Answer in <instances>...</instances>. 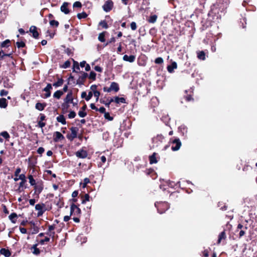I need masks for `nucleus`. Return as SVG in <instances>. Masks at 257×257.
Returning a JSON list of instances; mask_svg holds the SVG:
<instances>
[{
  "mask_svg": "<svg viewBox=\"0 0 257 257\" xmlns=\"http://www.w3.org/2000/svg\"><path fill=\"white\" fill-rule=\"evenodd\" d=\"M97 86L95 84H93L90 86V89L91 90L93 93H94V91H98L97 90Z\"/></svg>",
  "mask_w": 257,
  "mask_h": 257,
  "instance_id": "774afa93",
  "label": "nucleus"
},
{
  "mask_svg": "<svg viewBox=\"0 0 257 257\" xmlns=\"http://www.w3.org/2000/svg\"><path fill=\"white\" fill-rule=\"evenodd\" d=\"M56 77L57 79V81L54 83L53 84V86H55V87L62 86L64 83V80L62 78H59L58 75H56Z\"/></svg>",
  "mask_w": 257,
  "mask_h": 257,
  "instance_id": "bb28decb",
  "label": "nucleus"
},
{
  "mask_svg": "<svg viewBox=\"0 0 257 257\" xmlns=\"http://www.w3.org/2000/svg\"><path fill=\"white\" fill-rule=\"evenodd\" d=\"M197 58L202 60H204L205 59V54L204 51H198L197 53Z\"/></svg>",
  "mask_w": 257,
  "mask_h": 257,
  "instance_id": "e433bc0d",
  "label": "nucleus"
},
{
  "mask_svg": "<svg viewBox=\"0 0 257 257\" xmlns=\"http://www.w3.org/2000/svg\"><path fill=\"white\" fill-rule=\"evenodd\" d=\"M226 238V235L225 233V230H224L221 233H219L218 235V240L217 243L218 244H220L222 240H225Z\"/></svg>",
  "mask_w": 257,
  "mask_h": 257,
  "instance_id": "5701e85b",
  "label": "nucleus"
},
{
  "mask_svg": "<svg viewBox=\"0 0 257 257\" xmlns=\"http://www.w3.org/2000/svg\"><path fill=\"white\" fill-rule=\"evenodd\" d=\"M104 117L106 119L109 121H112L113 119V117L111 116L109 112H106L104 114Z\"/></svg>",
  "mask_w": 257,
  "mask_h": 257,
  "instance_id": "de8ad7c7",
  "label": "nucleus"
},
{
  "mask_svg": "<svg viewBox=\"0 0 257 257\" xmlns=\"http://www.w3.org/2000/svg\"><path fill=\"white\" fill-rule=\"evenodd\" d=\"M177 68V64L176 62H172L171 65H169L167 66V70L169 73H173L174 72V69H176Z\"/></svg>",
  "mask_w": 257,
  "mask_h": 257,
  "instance_id": "4be33fe9",
  "label": "nucleus"
},
{
  "mask_svg": "<svg viewBox=\"0 0 257 257\" xmlns=\"http://www.w3.org/2000/svg\"><path fill=\"white\" fill-rule=\"evenodd\" d=\"M76 156L80 159H85L88 156V152L86 151L81 149L75 153Z\"/></svg>",
  "mask_w": 257,
  "mask_h": 257,
  "instance_id": "9b49d317",
  "label": "nucleus"
},
{
  "mask_svg": "<svg viewBox=\"0 0 257 257\" xmlns=\"http://www.w3.org/2000/svg\"><path fill=\"white\" fill-rule=\"evenodd\" d=\"M145 173L147 175L150 176L153 179H155L157 178V173L152 168L146 170Z\"/></svg>",
  "mask_w": 257,
  "mask_h": 257,
  "instance_id": "4468645a",
  "label": "nucleus"
},
{
  "mask_svg": "<svg viewBox=\"0 0 257 257\" xmlns=\"http://www.w3.org/2000/svg\"><path fill=\"white\" fill-rule=\"evenodd\" d=\"M87 14L83 12L82 13H78L77 15V17L78 18V19H85L87 17Z\"/></svg>",
  "mask_w": 257,
  "mask_h": 257,
  "instance_id": "37998d69",
  "label": "nucleus"
},
{
  "mask_svg": "<svg viewBox=\"0 0 257 257\" xmlns=\"http://www.w3.org/2000/svg\"><path fill=\"white\" fill-rule=\"evenodd\" d=\"M73 100V93L72 90L69 91L67 94L65 98L64 99L65 102L72 103Z\"/></svg>",
  "mask_w": 257,
  "mask_h": 257,
  "instance_id": "aec40b11",
  "label": "nucleus"
},
{
  "mask_svg": "<svg viewBox=\"0 0 257 257\" xmlns=\"http://www.w3.org/2000/svg\"><path fill=\"white\" fill-rule=\"evenodd\" d=\"M37 28L35 26H32L30 28L29 31L31 33H32V36L35 39H38L39 33L38 32Z\"/></svg>",
  "mask_w": 257,
  "mask_h": 257,
  "instance_id": "ddd939ff",
  "label": "nucleus"
},
{
  "mask_svg": "<svg viewBox=\"0 0 257 257\" xmlns=\"http://www.w3.org/2000/svg\"><path fill=\"white\" fill-rule=\"evenodd\" d=\"M157 154L156 153H153V154L149 156V161L150 164H156L158 162L156 156Z\"/></svg>",
  "mask_w": 257,
  "mask_h": 257,
  "instance_id": "cd10ccee",
  "label": "nucleus"
},
{
  "mask_svg": "<svg viewBox=\"0 0 257 257\" xmlns=\"http://www.w3.org/2000/svg\"><path fill=\"white\" fill-rule=\"evenodd\" d=\"M89 195L88 194H85L84 196V198L82 200V203L84 204L86 201H89Z\"/></svg>",
  "mask_w": 257,
  "mask_h": 257,
  "instance_id": "3c124183",
  "label": "nucleus"
},
{
  "mask_svg": "<svg viewBox=\"0 0 257 257\" xmlns=\"http://www.w3.org/2000/svg\"><path fill=\"white\" fill-rule=\"evenodd\" d=\"M0 253L4 255L6 257H10L11 255V251L6 248H2L0 249Z\"/></svg>",
  "mask_w": 257,
  "mask_h": 257,
  "instance_id": "393cba45",
  "label": "nucleus"
},
{
  "mask_svg": "<svg viewBox=\"0 0 257 257\" xmlns=\"http://www.w3.org/2000/svg\"><path fill=\"white\" fill-rule=\"evenodd\" d=\"M33 196L37 199L39 198V195L44 189V182L42 180L38 181L36 185L33 186Z\"/></svg>",
  "mask_w": 257,
  "mask_h": 257,
  "instance_id": "f03ea898",
  "label": "nucleus"
},
{
  "mask_svg": "<svg viewBox=\"0 0 257 257\" xmlns=\"http://www.w3.org/2000/svg\"><path fill=\"white\" fill-rule=\"evenodd\" d=\"M9 218L13 223H16L18 218V215L16 213L13 212L9 215Z\"/></svg>",
  "mask_w": 257,
  "mask_h": 257,
  "instance_id": "7c9ffc66",
  "label": "nucleus"
},
{
  "mask_svg": "<svg viewBox=\"0 0 257 257\" xmlns=\"http://www.w3.org/2000/svg\"><path fill=\"white\" fill-rule=\"evenodd\" d=\"M64 139V137L59 132H56L54 133V138L53 140L55 142H57L60 140H63Z\"/></svg>",
  "mask_w": 257,
  "mask_h": 257,
  "instance_id": "f3484780",
  "label": "nucleus"
},
{
  "mask_svg": "<svg viewBox=\"0 0 257 257\" xmlns=\"http://www.w3.org/2000/svg\"><path fill=\"white\" fill-rule=\"evenodd\" d=\"M73 8H80L82 7V4L80 2H75L73 5Z\"/></svg>",
  "mask_w": 257,
  "mask_h": 257,
  "instance_id": "052dcab7",
  "label": "nucleus"
},
{
  "mask_svg": "<svg viewBox=\"0 0 257 257\" xmlns=\"http://www.w3.org/2000/svg\"><path fill=\"white\" fill-rule=\"evenodd\" d=\"M9 51V49H8L7 52L4 50H2V52H3V55L2 58H4L5 57L8 56L9 57H10L11 58H13V54L14 53V51L12 50L10 52V53H7Z\"/></svg>",
  "mask_w": 257,
  "mask_h": 257,
  "instance_id": "c756f323",
  "label": "nucleus"
},
{
  "mask_svg": "<svg viewBox=\"0 0 257 257\" xmlns=\"http://www.w3.org/2000/svg\"><path fill=\"white\" fill-rule=\"evenodd\" d=\"M114 102L117 104L119 103H126L125 99L124 97H119L118 96L114 97Z\"/></svg>",
  "mask_w": 257,
  "mask_h": 257,
  "instance_id": "f704fd0d",
  "label": "nucleus"
},
{
  "mask_svg": "<svg viewBox=\"0 0 257 257\" xmlns=\"http://www.w3.org/2000/svg\"><path fill=\"white\" fill-rule=\"evenodd\" d=\"M16 44L18 48H24L26 47V44L23 41L17 42Z\"/></svg>",
  "mask_w": 257,
  "mask_h": 257,
  "instance_id": "49530a36",
  "label": "nucleus"
},
{
  "mask_svg": "<svg viewBox=\"0 0 257 257\" xmlns=\"http://www.w3.org/2000/svg\"><path fill=\"white\" fill-rule=\"evenodd\" d=\"M35 209L38 211L37 216L40 217L43 215L44 212L47 210L45 204L43 203H39L35 205Z\"/></svg>",
  "mask_w": 257,
  "mask_h": 257,
  "instance_id": "20e7f679",
  "label": "nucleus"
},
{
  "mask_svg": "<svg viewBox=\"0 0 257 257\" xmlns=\"http://www.w3.org/2000/svg\"><path fill=\"white\" fill-rule=\"evenodd\" d=\"M78 115L80 117H84L87 115L86 111L80 110L78 112Z\"/></svg>",
  "mask_w": 257,
  "mask_h": 257,
  "instance_id": "5fc2aeb1",
  "label": "nucleus"
},
{
  "mask_svg": "<svg viewBox=\"0 0 257 257\" xmlns=\"http://www.w3.org/2000/svg\"><path fill=\"white\" fill-rule=\"evenodd\" d=\"M38 245V244L36 243L34 245H33L31 248H30L32 252L36 255H38L40 254L41 251L39 248H37V246Z\"/></svg>",
  "mask_w": 257,
  "mask_h": 257,
  "instance_id": "2eb2a0df",
  "label": "nucleus"
},
{
  "mask_svg": "<svg viewBox=\"0 0 257 257\" xmlns=\"http://www.w3.org/2000/svg\"><path fill=\"white\" fill-rule=\"evenodd\" d=\"M157 18L158 17L156 15L151 16L148 20V22L150 23H155L157 21Z\"/></svg>",
  "mask_w": 257,
  "mask_h": 257,
  "instance_id": "ea45409f",
  "label": "nucleus"
},
{
  "mask_svg": "<svg viewBox=\"0 0 257 257\" xmlns=\"http://www.w3.org/2000/svg\"><path fill=\"white\" fill-rule=\"evenodd\" d=\"M99 101L101 103L104 104L106 107H109L110 104L109 103L107 99L106 101H105L103 99L101 98L100 99Z\"/></svg>",
  "mask_w": 257,
  "mask_h": 257,
  "instance_id": "603ef678",
  "label": "nucleus"
},
{
  "mask_svg": "<svg viewBox=\"0 0 257 257\" xmlns=\"http://www.w3.org/2000/svg\"><path fill=\"white\" fill-rule=\"evenodd\" d=\"M109 87H110L111 91H114L115 92H117L119 90V85L117 83H116L115 82H111Z\"/></svg>",
  "mask_w": 257,
  "mask_h": 257,
  "instance_id": "6ab92c4d",
  "label": "nucleus"
},
{
  "mask_svg": "<svg viewBox=\"0 0 257 257\" xmlns=\"http://www.w3.org/2000/svg\"><path fill=\"white\" fill-rule=\"evenodd\" d=\"M115 42V38L114 37H111L110 39H109L106 43L104 45L105 46H106L108 44L112 43H114Z\"/></svg>",
  "mask_w": 257,
  "mask_h": 257,
  "instance_id": "13d9d810",
  "label": "nucleus"
},
{
  "mask_svg": "<svg viewBox=\"0 0 257 257\" xmlns=\"http://www.w3.org/2000/svg\"><path fill=\"white\" fill-rule=\"evenodd\" d=\"M0 136H2L3 137H4L6 140H8L10 137L9 133L6 131L2 132L0 134Z\"/></svg>",
  "mask_w": 257,
  "mask_h": 257,
  "instance_id": "a18cd8bd",
  "label": "nucleus"
},
{
  "mask_svg": "<svg viewBox=\"0 0 257 257\" xmlns=\"http://www.w3.org/2000/svg\"><path fill=\"white\" fill-rule=\"evenodd\" d=\"M93 95V93L91 91H89L88 92V95H87V97L86 98V101L89 100L92 98Z\"/></svg>",
  "mask_w": 257,
  "mask_h": 257,
  "instance_id": "338daca9",
  "label": "nucleus"
},
{
  "mask_svg": "<svg viewBox=\"0 0 257 257\" xmlns=\"http://www.w3.org/2000/svg\"><path fill=\"white\" fill-rule=\"evenodd\" d=\"M131 29L133 31H135L137 29V24L136 22H132L131 23Z\"/></svg>",
  "mask_w": 257,
  "mask_h": 257,
  "instance_id": "680f3d73",
  "label": "nucleus"
},
{
  "mask_svg": "<svg viewBox=\"0 0 257 257\" xmlns=\"http://www.w3.org/2000/svg\"><path fill=\"white\" fill-rule=\"evenodd\" d=\"M79 205H76L72 203L70 205V215H73V220L75 222L79 223L80 222V217L81 214V210L79 208Z\"/></svg>",
  "mask_w": 257,
  "mask_h": 257,
  "instance_id": "f257e3e1",
  "label": "nucleus"
},
{
  "mask_svg": "<svg viewBox=\"0 0 257 257\" xmlns=\"http://www.w3.org/2000/svg\"><path fill=\"white\" fill-rule=\"evenodd\" d=\"M122 59L123 61L133 63L136 60V56L133 55L130 56H128L127 55H124L122 57Z\"/></svg>",
  "mask_w": 257,
  "mask_h": 257,
  "instance_id": "dca6fc26",
  "label": "nucleus"
},
{
  "mask_svg": "<svg viewBox=\"0 0 257 257\" xmlns=\"http://www.w3.org/2000/svg\"><path fill=\"white\" fill-rule=\"evenodd\" d=\"M80 73L81 75L79 76L78 79L76 80V84L81 86L82 85H84L85 81L86 78L88 77V75L87 73L83 71L80 72Z\"/></svg>",
  "mask_w": 257,
  "mask_h": 257,
  "instance_id": "39448f33",
  "label": "nucleus"
},
{
  "mask_svg": "<svg viewBox=\"0 0 257 257\" xmlns=\"http://www.w3.org/2000/svg\"><path fill=\"white\" fill-rule=\"evenodd\" d=\"M50 238L48 237H45L44 239H41L39 241L40 244L43 245L45 242H48L50 241Z\"/></svg>",
  "mask_w": 257,
  "mask_h": 257,
  "instance_id": "6e6d98bb",
  "label": "nucleus"
},
{
  "mask_svg": "<svg viewBox=\"0 0 257 257\" xmlns=\"http://www.w3.org/2000/svg\"><path fill=\"white\" fill-rule=\"evenodd\" d=\"M68 3L67 2H64L60 8L61 11L65 14H68L70 12L68 8Z\"/></svg>",
  "mask_w": 257,
  "mask_h": 257,
  "instance_id": "b1692460",
  "label": "nucleus"
},
{
  "mask_svg": "<svg viewBox=\"0 0 257 257\" xmlns=\"http://www.w3.org/2000/svg\"><path fill=\"white\" fill-rule=\"evenodd\" d=\"M155 206L160 214L165 212L170 207L169 203L166 201L157 202L155 203Z\"/></svg>",
  "mask_w": 257,
  "mask_h": 257,
  "instance_id": "7ed1b4c3",
  "label": "nucleus"
},
{
  "mask_svg": "<svg viewBox=\"0 0 257 257\" xmlns=\"http://www.w3.org/2000/svg\"><path fill=\"white\" fill-rule=\"evenodd\" d=\"M58 122L61 123L62 124H66V121L65 116L63 114H60L56 117Z\"/></svg>",
  "mask_w": 257,
  "mask_h": 257,
  "instance_id": "473e14b6",
  "label": "nucleus"
},
{
  "mask_svg": "<svg viewBox=\"0 0 257 257\" xmlns=\"http://www.w3.org/2000/svg\"><path fill=\"white\" fill-rule=\"evenodd\" d=\"M27 182L26 180L22 179L21 180V182L19 183V186L20 187H24L25 189L27 188V186L25 185V184Z\"/></svg>",
  "mask_w": 257,
  "mask_h": 257,
  "instance_id": "4d7b16f0",
  "label": "nucleus"
},
{
  "mask_svg": "<svg viewBox=\"0 0 257 257\" xmlns=\"http://www.w3.org/2000/svg\"><path fill=\"white\" fill-rule=\"evenodd\" d=\"M76 113L74 111H70V113L68 115V117L69 118H73L76 116Z\"/></svg>",
  "mask_w": 257,
  "mask_h": 257,
  "instance_id": "bf43d9fd",
  "label": "nucleus"
},
{
  "mask_svg": "<svg viewBox=\"0 0 257 257\" xmlns=\"http://www.w3.org/2000/svg\"><path fill=\"white\" fill-rule=\"evenodd\" d=\"M218 10L217 9V8H212L210 12L209 13V15H211L213 14H215L216 13H218Z\"/></svg>",
  "mask_w": 257,
  "mask_h": 257,
  "instance_id": "0e129e2a",
  "label": "nucleus"
},
{
  "mask_svg": "<svg viewBox=\"0 0 257 257\" xmlns=\"http://www.w3.org/2000/svg\"><path fill=\"white\" fill-rule=\"evenodd\" d=\"M72 60L73 61V72L80 73V66L79 63L73 59H72Z\"/></svg>",
  "mask_w": 257,
  "mask_h": 257,
  "instance_id": "a211bd4d",
  "label": "nucleus"
},
{
  "mask_svg": "<svg viewBox=\"0 0 257 257\" xmlns=\"http://www.w3.org/2000/svg\"><path fill=\"white\" fill-rule=\"evenodd\" d=\"M164 62V60L162 57H158L155 60V63L157 64H162Z\"/></svg>",
  "mask_w": 257,
  "mask_h": 257,
  "instance_id": "09e8293b",
  "label": "nucleus"
},
{
  "mask_svg": "<svg viewBox=\"0 0 257 257\" xmlns=\"http://www.w3.org/2000/svg\"><path fill=\"white\" fill-rule=\"evenodd\" d=\"M47 174L50 175L52 176V177L55 178H56V175L54 173H53L52 171L51 170H47L45 171Z\"/></svg>",
  "mask_w": 257,
  "mask_h": 257,
  "instance_id": "e2e57ef3",
  "label": "nucleus"
},
{
  "mask_svg": "<svg viewBox=\"0 0 257 257\" xmlns=\"http://www.w3.org/2000/svg\"><path fill=\"white\" fill-rule=\"evenodd\" d=\"M52 89V85L50 83L47 84L46 87H45L43 91L46 92V93L44 94L43 97L44 98H47L51 96V90Z\"/></svg>",
  "mask_w": 257,
  "mask_h": 257,
  "instance_id": "1a4fd4ad",
  "label": "nucleus"
},
{
  "mask_svg": "<svg viewBox=\"0 0 257 257\" xmlns=\"http://www.w3.org/2000/svg\"><path fill=\"white\" fill-rule=\"evenodd\" d=\"M29 167L31 169L35 168L36 164H37V159H36L35 161L33 162L31 161V158H29Z\"/></svg>",
  "mask_w": 257,
  "mask_h": 257,
  "instance_id": "a19ab883",
  "label": "nucleus"
},
{
  "mask_svg": "<svg viewBox=\"0 0 257 257\" xmlns=\"http://www.w3.org/2000/svg\"><path fill=\"white\" fill-rule=\"evenodd\" d=\"M8 101L5 98H0V107L2 108H6L8 106Z\"/></svg>",
  "mask_w": 257,
  "mask_h": 257,
  "instance_id": "2f4dec72",
  "label": "nucleus"
},
{
  "mask_svg": "<svg viewBox=\"0 0 257 257\" xmlns=\"http://www.w3.org/2000/svg\"><path fill=\"white\" fill-rule=\"evenodd\" d=\"M59 24V23L57 21L54 20L50 21V25L52 27H58Z\"/></svg>",
  "mask_w": 257,
  "mask_h": 257,
  "instance_id": "c03bdc74",
  "label": "nucleus"
},
{
  "mask_svg": "<svg viewBox=\"0 0 257 257\" xmlns=\"http://www.w3.org/2000/svg\"><path fill=\"white\" fill-rule=\"evenodd\" d=\"M9 92L5 89H2L0 91V95L1 96H6L8 94Z\"/></svg>",
  "mask_w": 257,
  "mask_h": 257,
  "instance_id": "69168bd1",
  "label": "nucleus"
},
{
  "mask_svg": "<svg viewBox=\"0 0 257 257\" xmlns=\"http://www.w3.org/2000/svg\"><path fill=\"white\" fill-rule=\"evenodd\" d=\"M70 65H71V63H70V61L67 60V61H65L64 62V63L62 66H61V67L63 68H67L70 66Z\"/></svg>",
  "mask_w": 257,
  "mask_h": 257,
  "instance_id": "8fccbe9b",
  "label": "nucleus"
},
{
  "mask_svg": "<svg viewBox=\"0 0 257 257\" xmlns=\"http://www.w3.org/2000/svg\"><path fill=\"white\" fill-rule=\"evenodd\" d=\"M96 74L94 71H91L88 77L92 81H94L96 80Z\"/></svg>",
  "mask_w": 257,
  "mask_h": 257,
  "instance_id": "79ce46f5",
  "label": "nucleus"
},
{
  "mask_svg": "<svg viewBox=\"0 0 257 257\" xmlns=\"http://www.w3.org/2000/svg\"><path fill=\"white\" fill-rule=\"evenodd\" d=\"M247 229V227L245 226H243L241 224H238L237 227V229L235 230L236 232H238L239 236L241 237L243 236L245 234V231Z\"/></svg>",
  "mask_w": 257,
  "mask_h": 257,
  "instance_id": "9d476101",
  "label": "nucleus"
},
{
  "mask_svg": "<svg viewBox=\"0 0 257 257\" xmlns=\"http://www.w3.org/2000/svg\"><path fill=\"white\" fill-rule=\"evenodd\" d=\"M46 116L43 113H40L39 116L38 117L39 121L38 122V125L39 127L43 128L46 125V123L43 122L44 120H46Z\"/></svg>",
  "mask_w": 257,
  "mask_h": 257,
  "instance_id": "f8f14e48",
  "label": "nucleus"
},
{
  "mask_svg": "<svg viewBox=\"0 0 257 257\" xmlns=\"http://www.w3.org/2000/svg\"><path fill=\"white\" fill-rule=\"evenodd\" d=\"M11 45V41L9 39H7L5 40L4 41L2 42L0 44V47L2 48H9Z\"/></svg>",
  "mask_w": 257,
  "mask_h": 257,
  "instance_id": "c85d7f7f",
  "label": "nucleus"
},
{
  "mask_svg": "<svg viewBox=\"0 0 257 257\" xmlns=\"http://www.w3.org/2000/svg\"><path fill=\"white\" fill-rule=\"evenodd\" d=\"M63 94V91L62 90H57L54 94L53 97L58 99H60L61 96Z\"/></svg>",
  "mask_w": 257,
  "mask_h": 257,
  "instance_id": "4c0bfd02",
  "label": "nucleus"
},
{
  "mask_svg": "<svg viewBox=\"0 0 257 257\" xmlns=\"http://www.w3.org/2000/svg\"><path fill=\"white\" fill-rule=\"evenodd\" d=\"M70 131L71 134L70 135H68L67 137L69 140L72 141L77 138L78 128L77 127H72L70 128Z\"/></svg>",
  "mask_w": 257,
  "mask_h": 257,
  "instance_id": "0eeeda50",
  "label": "nucleus"
},
{
  "mask_svg": "<svg viewBox=\"0 0 257 257\" xmlns=\"http://www.w3.org/2000/svg\"><path fill=\"white\" fill-rule=\"evenodd\" d=\"M181 142L179 139H175L172 141L171 149L173 151H178L181 146Z\"/></svg>",
  "mask_w": 257,
  "mask_h": 257,
  "instance_id": "6e6552de",
  "label": "nucleus"
},
{
  "mask_svg": "<svg viewBox=\"0 0 257 257\" xmlns=\"http://www.w3.org/2000/svg\"><path fill=\"white\" fill-rule=\"evenodd\" d=\"M113 7V2L112 0H107L102 6L104 11L105 12H110Z\"/></svg>",
  "mask_w": 257,
  "mask_h": 257,
  "instance_id": "423d86ee",
  "label": "nucleus"
},
{
  "mask_svg": "<svg viewBox=\"0 0 257 257\" xmlns=\"http://www.w3.org/2000/svg\"><path fill=\"white\" fill-rule=\"evenodd\" d=\"M47 106V104L45 102L44 103H40V102H37L35 105V108L36 109L39 110V111H42L43 110L46 106Z\"/></svg>",
  "mask_w": 257,
  "mask_h": 257,
  "instance_id": "a878e982",
  "label": "nucleus"
},
{
  "mask_svg": "<svg viewBox=\"0 0 257 257\" xmlns=\"http://www.w3.org/2000/svg\"><path fill=\"white\" fill-rule=\"evenodd\" d=\"M28 178L29 180V183L30 184V185L32 186H33L35 185H36L37 184V182L36 181V180L34 179V177H33V175L32 174H29L28 176Z\"/></svg>",
  "mask_w": 257,
  "mask_h": 257,
  "instance_id": "c9c22d12",
  "label": "nucleus"
},
{
  "mask_svg": "<svg viewBox=\"0 0 257 257\" xmlns=\"http://www.w3.org/2000/svg\"><path fill=\"white\" fill-rule=\"evenodd\" d=\"M178 132L182 136H186L187 128L184 125H181L178 127Z\"/></svg>",
  "mask_w": 257,
  "mask_h": 257,
  "instance_id": "412c9836",
  "label": "nucleus"
},
{
  "mask_svg": "<svg viewBox=\"0 0 257 257\" xmlns=\"http://www.w3.org/2000/svg\"><path fill=\"white\" fill-rule=\"evenodd\" d=\"M90 183V180L88 178H85L83 180V183L82 185L83 188H85L87 185Z\"/></svg>",
  "mask_w": 257,
  "mask_h": 257,
  "instance_id": "864d4df0",
  "label": "nucleus"
},
{
  "mask_svg": "<svg viewBox=\"0 0 257 257\" xmlns=\"http://www.w3.org/2000/svg\"><path fill=\"white\" fill-rule=\"evenodd\" d=\"M98 25L99 26H101L102 27V28H104V29H107L108 28V25L106 22V21L105 20H102V21H101L99 23V24Z\"/></svg>",
  "mask_w": 257,
  "mask_h": 257,
  "instance_id": "58836bf2",
  "label": "nucleus"
},
{
  "mask_svg": "<svg viewBox=\"0 0 257 257\" xmlns=\"http://www.w3.org/2000/svg\"><path fill=\"white\" fill-rule=\"evenodd\" d=\"M107 33V32L106 31H104V32H102L101 33H100L99 35H98V40L101 42H104L105 41V34Z\"/></svg>",
  "mask_w": 257,
  "mask_h": 257,
  "instance_id": "72a5a7b5",
  "label": "nucleus"
}]
</instances>
